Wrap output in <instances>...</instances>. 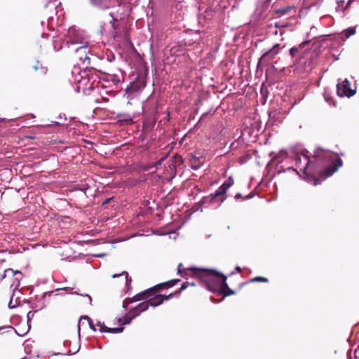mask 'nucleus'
I'll list each match as a JSON object with an SVG mask.
<instances>
[{"label":"nucleus","mask_w":359,"mask_h":359,"mask_svg":"<svg viewBox=\"0 0 359 359\" xmlns=\"http://www.w3.org/2000/svg\"><path fill=\"white\" fill-rule=\"evenodd\" d=\"M314 160H311L304 153L297 154L294 156L296 165L304 172L308 168H311L318 175L314 179V185H318L321 180L332 176L342 166V160L334 154L327 151L318 150L315 152Z\"/></svg>","instance_id":"f257e3e1"},{"label":"nucleus","mask_w":359,"mask_h":359,"mask_svg":"<svg viewBox=\"0 0 359 359\" xmlns=\"http://www.w3.org/2000/svg\"><path fill=\"white\" fill-rule=\"evenodd\" d=\"M198 278L203 282L206 287L212 292L218 291L222 283L226 281L227 277L215 269H195Z\"/></svg>","instance_id":"f03ea898"},{"label":"nucleus","mask_w":359,"mask_h":359,"mask_svg":"<svg viewBox=\"0 0 359 359\" xmlns=\"http://www.w3.org/2000/svg\"><path fill=\"white\" fill-rule=\"evenodd\" d=\"M234 183L233 179L231 177H229L218 189L214 194H211L208 198H210V202L213 203L216 201H218L219 203H222L226 199V196L224 195L226 194V191L233 186Z\"/></svg>","instance_id":"7ed1b4c3"},{"label":"nucleus","mask_w":359,"mask_h":359,"mask_svg":"<svg viewBox=\"0 0 359 359\" xmlns=\"http://www.w3.org/2000/svg\"><path fill=\"white\" fill-rule=\"evenodd\" d=\"M22 273L20 271H14L12 269H7L4 271L2 279H7V284L11 287L17 288L20 285V280L22 278Z\"/></svg>","instance_id":"20e7f679"},{"label":"nucleus","mask_w":359,"mask_h":359,"mask_svg":"<svg viewBox=\"0 0 359 359\" xmlns=\"http://www.w3.org/2000/svg\"><path fill=\"white\" fill-rule=\"evenodd\" d=\"M351 83L345 79L342 82L339 83L337 85V94L339 97H351L356 93V87L351 88L350 87Z\"/></svg>","instance_id":"39448f33"},{"label":"nucleus","mask_w":359,"mask_h":359,"mask_svg":"<svg viewBox=\"0 0 359 359\" xmlns=\"http://www.w3.org/2000/svg\"><path fill=\"white\" fill-rule=\"evenodd\" d=\"M280 50V44H275L269 50L262 55L259 60V63H269L271 60H273Z\"/></svg>","instance_id":"423d86ee"},{"label":"nucleus","mask_w":359,"mask_h":359,"mask_svg":"<svg viewBox=\"0 0 359 359\" xmlns=\"http://www.w3.org/2000/svg\"><path fill=\"white\" fill-rule=\"evenodd\" d=\"M199 154H200L196 151L189 154L190 166L193 170H196L199 169L204 163V158Z\"/></svg>","instance_id":"0eeeda50"},{"label":"nucleus","mask_w":359,"mask_h":359,"mask_svg":"<svg viewBox=\"0 0 359 359\" xmlns=\"http://www.w3.org/2000/svg\"><path fill=\"white\" fill-rule=\"evenodd\" d=\"M155 294L154 290L152 287L146 290L143 292H141L136 295L133 296L132 298H128L127 301H128L129 303H133L135 302H138L140 300H144L147 301L148 298L151 296H153Z\"/></svg>","instance_id":"6e6552de"},{"label":"nucleus","mask_w":359,"mask_h":359,"mask_svg":"<svg viewBox=\"0 0 359 359\" xmlns=\"http://www.w3.org/2000/svg\"><path fill=\"white\" fill-rule=\"evenodd\" d=\"M180 281V279H172V280H170L168 281L159 283V284L152 287V288H153V290H154V292L156 294V293L158 292L161 290L168 289V288H170L171 287H173L174 285H175Z\"/></svg>","instance_id":"1a4fd4ad"},{"label":"nucleus","mask_w":359,"mask_h":359,"mask_svg":"<svg viewBox=\"0 0 359 359\" xmlns=\"http://www.w3.org/2000/svg\"><path fill=\"white\" fill-rule=\"evenodd\" d=\"M170 169L172 170L173 175H176V168L182 165L184 162L183 158L178 154H175L170 158Z\"/></svg>","instance_id":"9d476101"},{"label":"nucleus","mask_w":359,"mask_h":359,"mask_svg":"<svg viewBox=\"0 0 359 359\" xmlns=\"http://www.w3.org/2000/svg\"><path fill=\"white\" fill-rule=\"evenodd\" d=\"M90 4L100 9H107L113 4L112 0H89Z\"/></svg>","instance_id":"9b49d317"},{"label":"nucleus","mask_w":359,"mask_h":359,"mask_svg":"<svg viewBox=\"0 0 359 359\" xmlns=\"http://www.w3.org/2000/svg\"><path fill=\"white\" fill-rule=\"evenodd\" d=\"M95 326H97L100 327L99 330L101 332L120 333V332H122L124 329L123 327H116V328H110V327L105 326L104 323H101L100 321H98L96 323Z\"/></svg>","instance_id":"f8f14e48"},{"label":"nucleus","mask_w":359,"mask_h":359,"mask_svg":"<svg viewBox=\"0 0 359 359\" xmlns=\"http://www.w3.org/2000/svg\"><path fill=\"white\" fill-rule=\"evenodd\" d=\"M87 46H81L76 49V53L80 60L85 62L86 60L90 61L89 57L86 55Z\"/></svg>","instance_id":"ddd939ff"},{"label":"nucleus","mask_w":359,"mask_h":359,"mask_svg":"<svg viewBox=\"0 0 359 359\" xmlns=\"http://www.w3.org/2000/svg\"><path fill=\"white\" fill-rule=\"evenodd\" d=\"M195 269H201V268L198 267H189L184 268L182 271V273H180V275L182 278H187L188 276L196 277L198 278V275L196 274Z\"/></svg>","instance_id":"4468645a"},{"label":"nucleus","mask_w":359,"mask_h":359,"mask_svg":"<svg viewBox=\"0 0 359 359\" xmlns=\"http://www.w3.org/2000/svg\"><path fill=\"white\" fill-rule=\"evenodd\" d=\"M218 292L222 294L224 297H228L236 294V292L229 288L226 281L224 282L219 289Z\"/></svg>","instance_id":"2eb2a0df"},{"label":"nucleus","mask_w":359,"mask_h":359,"mask_svg":"<svg viewBox=\"0 0 359 359\" xmlns=\"http://www.w3.org/2000/svg\"><path fill=\"white\" fill-rule=\"evenodd\" d=\"M147 301L149 303V306L154 307L158 306L163 303L161 296L155 294L153 296L149 297Z\"/></svg>","instance_id":"dca6fc26"},{"label":"nucleus","mask_w":359,"mask_h":359,"mask_svg":"<svg viewBox=\"0 0 359 359\" xmlns=\"http://www.w3.org/2000/svg\"><path fill=\"white\" fill-rule=\"evenodd\" d=\"M33 69L37 72L38 75L41 76L46 74L48 71L47 67L43 66L39 61L36 62L35 65L33 66Z\"/></svg>","instance_id":"f3484780"},{"label":"nucleus","mask_w":359,"mask_h":359,"mask_svg":"<svg viewBox=\"0 0 359 359\" xmlns=\"http://www.w3.org/2000/svg\"><path fill=\"white\" fill-rule=\"evenodd\" d=\"M309 42L307 41L302 42L298 47H292L290 50V55L294 57L298 55L299 50L301 48H303L306 44H307Z\"/></svg>","instance_id":"a211bd4d"},{"label":"nucleus","mask_w":359,"mask_h":359,"mask_svg":"<svg viewBox=\"0 0 359 359\" xmlns=\"http://www.w3.org/2000/svg\"><path fill=\"white\" fill-rule=\"evenodd\" d=\"M82 320H87L90 327L93 330V331H96V328H95V325L93 324L92 320L87 316H82L81 317L80 320H79V325H78V327H79V330H80V322Z\"/></svg>","instance_id":"6ab92c4d"},{"label":"nucleus","mask_w":359,"mask_h":359,"mask_svg":"<svg viewBox=\"0 0 359 359\" xmlns=\"http://www.w3.org/2000/svg\"><path fill=\"white\" fill-rule=\"evenodd\" d=\"M356 32L355 27H351L343 31V34L346 37V39H348L352 35L355 34Z\"/></svg>","instance_id":"aec40b11"},{"label":"nucleus","mask_w":359,"mask_h":359,"mask_svg":"<svg viewBox=\"0 0 359 359\" xmlns=\"http://www.w3.org/2000/svg\"><path fill=\"white\" fill-rule=\"evenodd\" d=\"M149 306V303L147 302V301H144L143 302L139 304L136 306V309H137L140 313H142V312L147 310Z\"/></svg>","instance_id":"412c9836"},{"label":"nucleus","mask_w":359,"mask_h":359,"mask_svg":"<svg viewBox=\"0 0 359 359\" xmlns=\"http://www.w3.org/2000/svg\"><path fill=\"white\" fill-rule=\"evenodd\" d=\"M257 282L268 283L269 279L265 277H262V276H257L253 278H251L248 283H257Z\"/></svg>","instance_id":"4be33fe9"},{"label":"nucleus","mask_w":359,"mask_h":359,"mask_svg":"<svg viewBox=\"0 0 359 359\" xmlns=\"http://www.w3.org/2000/svg\"><path fill=\"white\" fill-rule=\"evenodd\" d=\"M122 275L125 276L126 284H130L132 280L130 278H129L128 273L126 271H123L119 274H114V275H112V278H116V277H118V276H122Z\"/></svg>","instance_id":"5701e85b"},{"label":"nucleus","mask_w":359,"mask_h":359,"mask_svg":"<svg viewBox=\"0 0 359 359\" xmlns=\"http://www.w3.org/2000/svg\"><path fill=\"white\" fill-rule=\"evenodd\" d=\"M129 318H135L136 316H137L140 313L137 309H136V306L131 309L128 313Z\"/></svg>","instance_id":"b1692460"},{"label":"nucleus","mask_w":359,"mask_h":359,"mask_svg":"<svg viewBox=\"0 0 359 359\" xmlns=\"http://www.w3.org/2000/svg\"><path fill=\"white\" fill-rule=\"evenodd\" d=\"M129 314L127 313L123 318H119L118 322L122 323V324L126 325L130 323L133 318H129Z\"/></svg>","instance_id":"393cba45"},{"label":"nucleus","mask_w":359,"mask_h":359,"mask_svg":"<svg viewBox=\"0 0 359 359\" xmlns=\"http://www.w3.org/2000/svg\"><path fill=\"white\" fill-rule=\"evenodd\" d=\"M166 158H167V155L163 156L158 161L155 162L151 167L158 168V166L161 165L162 163L165 161V159Z\"/></svg>","instance_id":"a878e982"},{"label":"nucleus","mask_w":359,"mask_h":359,"mask_svg":"<svg viewBox=\"0 0 359 359\" xmlns=\"http://www.w3.org/2000/svg\"><path fill=\"white\" fill-rule=\"evenodd\" d=\"M189 283H184L181 287L175 292L176 294H180L183 290H184L186 288H187Z\"/></svg>","instance_id":"bb28decb"},{"label":"nucleus","mask_w":359,"mask_h":359,"mask_svg":"<svg viewBox=\"0 0 359 359\" xmlns=\"http://www.w3.org/2000/svg\"><path fill=\"white\" fill-rule=\"evenodd\" d=\"M175 294H176L175 292H174V293H170L168 295H165V294H159V295L161 296L163 302L165 300H168V299H170L171 297H174Z\"/></svg>","instance_id":"cd10ccee"},{"label":"nucleus","mask_w":359,"mask_h":359,"mask_svg":"<svg viewBox=\"0 0 359 359\" xmlns=\"http://www.w3.org/2000/svg\"><path fill=\"white\" fill-rule=\"evenodd\" d=\"M119 121L120 122H126V124H132L133 123L132 118H130V116H128L126 118L119 119Z\"/></svg>","instance_id":"c85d7f7f"},{"label":"nucleus","mask_w":359,"mask_h":359,"mask_svg":"<svg viewBox=\"0 0 359 359\" xmlns=\"http://www.w3.org/2000/svg\"><path fill=\"white\" fill-rule=\"evenodd\" d=\"M325 100H326L327 102L328 103H330V102L332 101V104L334 106H335V102L332 100V97H330V95H325Z\"/></svg>","instance_id":"c756f323"},{"label":"nucleus","mask_w":359,"mask_h":359,"mask_svg":"<svg viewBox=\"0 0 359 359\" xmlns=\"http://www.w3.org/2000/svg\"><path fill=\"white\" fill-rule=\"evenodd\" d=\"M183 265L182 263H180L177 266V273L180 274V273H182V271L184 268L182 267Z\"/></svg>","instance_id":"7c9ffc66"},{"label":"nucleus","mask_w":359,"mask_h":359,"mask_svg":"<svg viewBox=\"0 0 359 359\" xmlns=\"http://www.w3.org/2000/svg\"><path fill=\"white\" fill-rule=\"evenodd\" d=\"M288 11V8H282L277 11L278 13H280L281 15L285 14Z\"/></svg>","instance_id":"2f4dec72"},{"label":"nucleus","mask_w":359,"mask_h":359,"mask_svg":"<svg viewBox=\"0 0 359 359\" xmlns=\"http://www.w3.org/2000/svg\"><path fill=\"white\" fill-rule=\"evenodd\" d=\"M114 199V197L108 198H107L103 203L102 205H105L106 204L109 203L112 200Z\"/></svg>","instance_id":"473e14b6"},{"label":"nucleus","mask_w":359,"mask_h":359,"mask_svg":"<svg viewBox=\"0 0 359 359\" xmlns=\"http://www.w3.org/2000/svg\"><path fill=\"white\" fill-rule=\"evenodd\" d=\"M128 299V298L126 299L123 301V306L124 308H126V307L128 306V304H130V303L128 302V301H127Z\"/></svg>","instance_id":"72a5a7b5"},{"label":"nucleus","mask_w":359,"mask_h":359,"mask_svg":"<svg viewBox=\"0 0 359 359\" xmlns=\"http://www.w3.org/2000/svg\"><path fill=\"white\" fill-rule=\"evenodd\" d=\"M242 198V195L241 194H236L235 196L236 199H238V198Z\"/></svg>","instance_id":"f704fd0d"},{"label":"nucleus","mask_w":359,"mask_h":359,"mask_svg":"<svg viewBox=\"0 0 359 359\" xmlns=\"http://www.w3.org/2000/svg\"><path fill=\"white\" fill-rule=\"evenodd\" d=\"M236 271L238 273L241 272V268L240 266H236Z\"/></svg>","instance_id":"c9c22d12"},{"label":"nucleus","mask_w":359,"mask_h":359,"mask_svg":"<svg viewBox=\"0 0 359 359\" xmlns=\"http://www.w3.org/2000/svg\"><path fill=\"white\" fill-rule=\"evenodd\" d=\"M252 196H253L252 194H249V195L246 196L244 198L245 199H249V198H251Z\"/></svg>","instance_id":"e433bc0d"},{"label":"nucleus","mask_w":359,"mask_h":359,"mask_svg":"<svg viewBox=\"0 0 359 359\" xmlns=\"http://www.w3.org/2000/svg\"><path fill=\"white\" fill-rule=\"evenodd\" d=\"M353 1L354 0H348L346 8H347Z\"/></svg>","instance_id":"4c0bfd02"},{"label":"nucleus","mask_w":359,"mask_h":359,"mask_svg":"<svg viewBox=\"0 0 359 359\" xmlns=\"http://www.w3.org/2000/svg\"><path fill=\"white\" fill-rule=\"evenodd\" d=\"M27 138H30V139H34V137H33V136H27Z\"/></svg>","instance_id":"58836bf2"},{"label":"nucleus","mask_w":359,"mask_h":359,"mask_svg":"<svg viewBox=\"0 0 359 359\" xmlns=\"http://www.w3.org/2000/svg\"><path fill=\"white\" fill-rule=\"evenodd\" d=\"M87 296L88 297V298H89L90 301H91L92 299H91L90 296H89V295H87Z\"/></svg>","instance_id":"ea45409f"}]
</instances>
